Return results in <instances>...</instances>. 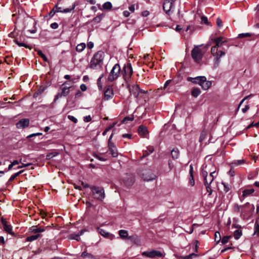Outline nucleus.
Listing matches in <instances>:
<instances>
[{
	"mask_svg": "<svg viewBox=\"0 0 259 259\" xmlns=\"http://www.w3.org/2000/svg\"><path fill=\"white\" fill-rule=\"evenodd\" d=\"M29 120L27 118H24L19 121L16 126L17 128H25L29 126Z\"/></svg>",
	"mask_w": 259,
	"mask_h": 259,
	"instance_id": "obj_18",
	"label": "nucleus"
},
{
	"mask_svg": "<svg viewBox=\"0 0 259 259\" xmlns=\"http://www.w3.org/2000/svg\"><path fill=\"white\" fill-rule=\"evenodd\" d=\"M201 91L198 88H194L192 92L191 95L195 98L197 97L200 94Z\"/></svg>",
	"mask_w": 259,
	"mask_h": 259,
	"instance_id": "obj_28",
	"label": "nucleus"
},
{
	"mask_svg": "<svg viewBox=\"0 0 259 259\" xmlns=\"http://www.w3.org/2000/svg\"><path fill=\"white\" fill-rule=\"evenodd\" d=\"M71 88V85H70V83L68 81H65L62 85V87L61 88V92H59L55 96L54 100L56 101L59 98H61L63 96L65 97L67 96L70 92V88Z\"/></svg>",
	"mask_w": 259,
	"mask_h": 259,
	"instance_id": "obj_4",
	"label": "nucleus"
},
{
	"mask_svg": "<svg viewBox=\"0 0 259 259\" xmlns=\"http://www.w3.org/2000/svg\"><path fill=\"white\" fill-rule=\"evenodd\" d=\"M40 235L39 234H37L36 235H31L30 236H28L26 238V241L31 242L34 240H35L37 239L39 237H40Z\"/></svg>",
	"mask_w": 259,
	"mask_h": 259,
	"instance_id": "obj_26",
	"label": "nucleus"
},
{
	"mask_svg": "<svg viewBox=\"0 0 259 259\" xmlns=\"http://www.w3.org/2000/svg\"><path fill=\"white\" fill-rule=\"evenodd\" d=\"M105 54L100 51L96 53L91 59L89 67L92 69H99L102 67Z\"/></svg>",
	"mask_w": 259,
	"mask_h": 259,
	"instance_id": "obj_1",
	"label": "nucleus"
},
{
	"mask_svg": "<svg viewBox=\"0 0 259 259\" xmlns=\"http://www.w3.org/2000/svg\"><path fill=\"white\" fill-rule=\"evenodd\" d=\"M218 52V47H217V46H213L211 47V53L213 56H215V55L217 54Z\"/></svg>",
	"mask_w": 259,
	"mask_h": 259,
	"instance_id": "obj_48",
	"label": "nucleus"
},
{
	"mask_svg": "<svg viewBox=\"0 0 259 259\" xmlns=\"http://www.w3.org/2000/svg\"><path fill=\"white\" fill-rule=\"evenodd\" d=\"M24 171V170H21L18 172L12 175L9 179V181H13L17 177L21 174Z\"/></svg>",
	"mask_w": 259,
	"mask_h": 259,
	"instance_id": "obj_35",
	"label": "nucleus"
},
{
	"mask_svg": "<svg viewBox=\"0 0 259 259\" xmlns=\"http://www.w3.org/2000/svg\"><path fill=\"white\" fill-rule=\"evenodd\" d=\"M180 152L178 148H174L171 151V157L174 159H178L179 157Z\"/></svg>",
	"mask_w": 259,
	"mask_h": 259,
	"instance_id": "obj_22",
	"label": "nucleus"
},
{
	"mask_svg": "<svg viewBox=\"0 0 259 259\" xmlns=\"http://www.w3.org/2000/svg\"><path fill=\"white\" fill-rule=\"evenodd\" d=\"M244 163H245L244 160L241 159V160H234L233 162H232V164L233 165L236 166V165H241Z\"/></svg>",
	"mask_w": 259,
	"mask_h": 259,
	"instance_id": "obj_41",
	"label": "nucleus"
},
{
	"mask_svg": "<svg viewBox=\"0 0 259 259\" xmlns=\"http://www.w3.org/2000/svg\"><path fill=\"white\" fill-rule=\"evenodd\" d=\"M254 209H250L249 207H246L241 209V213L243 214H248L253 211Z\"/></svg>",
	"mask_w": 259,
	"mask_h": 259,
	"instance_id": "obj_30",
	"label": "nucleus"
},
{
	"mask_svg": "<svg viewBox=\"0 0 259 259\" xmlns=\"http://www.w3.org/2000/svg\"><path fill=\"white\" fill-rule=\"evenodd\" d=\"M202 89L204 90H207L211 86V82L206 80L205 76H201V79L199 83Z\"/></svg>",
	"mask_w": 259,
	"mask_h": 259,
	"instance_id": "obj_13",
	"label": "nucleus"
},
{
	"mask_svg": "<svg viewBox=\"0 0 259 259\" xmlns=\"http://www.w3.org/2000/svg\"><path fill=\"white\" fill-rule=\"evenodd\" d=\"M68 118L75 123H77V119L72 115H68Z\"/></svg>",
	"mask_w": 259,
	"mask_h": 259,
	"instance_id": "obj_54",
	"label": "nucleus"
},
{
	"mask_svg": "<svg viewBox=\"0 0 259 259\" xmlns=\"http://www.w3.org/2000/svg\"><path fill=\"white\" fill-rule=\"evenodd\" d=\"M15 43L19 47H24L26 48H28L29 49H31V48L27 44L23 43V42H19L17 39H15L14 40Z\"/></svg>",
	"mask_w": 259,
	"mask_h": 259,
	"instance_id": "obj_40",
	"label": "nucleus"
},
{
	"mask_svg": "<svg viewBox=\"0 0 259 259\" xmlns=\"http://www.w3.org/2000/svg\"><path fill=\"white\" fill-rule=\"evenodd\" d=\"M254 231L253 235H259V224L257 222H255L254 227Z\"/></svg>",
	"mask_w": 259,
	"mask_h": 259,
	"instance_id": "obj_39",
	"label": "nucleus"
},
{
	"mask_svg": "<svg viewBox=\"0 0 259 259\" xmlns=\"http://www.w3.org/2000/svg\"><path fill=\"white\" fill-rule=\"evenodd\" d=\"M81 256L83 258L88 257V258H90L91 259H93L94 258V256L92 254H91V253H88L85 251L82 252Z\"/></svg>",
	"mask_w": 259,
	"mask_h": 259,
	"instance_id": "obj_38",
	"label": "nucleus"
},
{
	"mask_svg": "<svg viewBox=\"0 0 259 259\" xmlns=\"http://www.w3.org/2000/svg\"><path fill=\"white\" fill-rule=\"evenodd\" d=\"M241 230L238 229L234 232V237L236 239H238L242 235Z\"/></svg>",
	"mask_w": 259,
	"mask_h": 259,
	"instance_id": "obj_36",
	"label": "nucleus"
},
{
	"mask_svg": "<svg viewBox=\"0 0 259 259\" xmlns=\"http://www.w3.org/2000/svg\"><path fill=\"white\" fill-rule=\"evenodd\" d=\"M222 184L224 186L223 190L226 193L229 192L231 189L232 186L228 183L222 182Z\"/></svg>",
	"mask_w": 259,
	"mask_h": 259,
	"instance_id": "obj_27",
	"label": "nucleus"
},
{
	"mask_svg": "<svg viewBox=\"0 0 259 259\" xmlns=\"http://www.w3.org/2000/svg\"><path fill=\"white\" fill-rule=\"evenodd\" d=\"M214 174L215 171H211L210 172L208 176L204 178V183L206 187V191L208 193L209 195H211L212 194V190L211 188L210 184L214 179Z\"/></svg>",
	"mask_w": 259,
	"mask_h": 259,
	"instance_id": "obj_5",
	"label": "nucleus"
},
{
	"mask_svg": "<svg viewBox=\"0 0 259 259\" xmlns=\"http://www.w3.org/2000/svg\"><path fill=\"white\" fill-rule=\"evenodd\" d=\"M50 227L51 226H50L46 227H38L37 226H33L29 228V232L34 234H38L39 233H41L47 230H48Z\"/></svg>",
	"mask_w": 259,
	"mask_h": 259,
	"instance_id": "obj_10",
	"label": "nucleus"
},
{
	"mask_svg": "<svg viewBox=\"0 0 259 259\" xmlns=\"http://www.w3.org/2000/svg\"><path fill=\"white\" fill-rule=\"evenodd\" d=\"M249 106L248 105H247L245 106L244 108L242 109V111L243 113H245L249 109Z\"/></svg>",
	"mask_w": 259,
	"mask_h": 259,
	"instance_id": "obj_64",
	"label": "nucleus"
},
{
	"mask_svg": "<svg viewBox=\"0 0 259 259\" xmlns=\"http://www.w3.org/2000/svg\"><path fill=\"white\" fill-rule=\"evenodd\" d=\"M202 175L204 178L208 176L207 171L205 170L204 168L202 169Z\"/></svg>",
	"mask_w": 259,
	"mask_h": 259,
	"instance_id": "obj_61",
	"label": "nucleus"
},
{
	"mask_svg": "<svg viewBox=\"0 0 259 259\" xmlns=\"http://www.w3.org/2000/svg\"><path fill=\"white\" fill-rule=\"evenodd\" d=\"M119 235L120 237L124 239L125 238H128L129 236H128L127 231L124 230H120L118 232Z\"/></svg>",
	"mask_w": 259,
	"mask_h": 259,
	"instance_id": "obj_24",
	"label": "nucleus"
},
{
	"mask_svg": "<svg viewBox=\"0 0 259 259\" xmlns=\"http://www.w3.org/2000/svg\"><path fill=\"white\" fill-rule=\"evenodd\" d=\"M58 155V152H52V153H50L47 154L46 157H47V159H50Z\"/></svg>",
	"mask_w": 259,
	"mask_h": 259,
	"instance_id": "obj_44",
	"label": "nucleus"
},
{
	"mask_svg": "<svg viewBox=\"0 0 259 259\" xmlns=\"http://www.w3.org/2000/svg\"><path fill=\"white\" fill-rule=\"evenodd\" d=\"M86 45L84 43H80L78 44L76 47V50L77 52H82L85 48Z\"/></svg>",
	"mask_w": 259,
	"mask_h": 259,
	"instance_id": "obj_29",
	"label": "nucleus"
},
{
	"mask_svg": "<svg viewBox=\"0 0 259 259\" xmlns=\"http://www.w3.org/2000/svg\"><path fill=\"white\" fill-rule=\"evenodd\" d=\"M70 238L71 239H74L76 240L77 241H79V235L75 234H72L70 235Z\"/></svg>",
	"mask_w": 259,
	"mask_h": 259,
	"instance_id": "obj_51",
	"label": "nucleus"
},
{
	"mask_svg": "<svg viewBox=\"0 0 259 259\" xmlns=\"http://www.w3.org/2000/svg\"><path fill=\"white\" fill-rule=\"evenodd\" d=\"M37 54L45 61V62H48V59L46 55L42 52L40 50H36Z\"/></svg>",
	"mask_w": 259,
	"mask_h": 259,
	"instance_id": "obj_32",
	"label": "nucleus"
},
{
	"mask_svg": "<svg viewBox=\"0 0 259 259\" xmlns=\"http://www.w3.org/2000/svg\"><path fill=\"white\" fill-rule=\"evenodd\" d=\"M231 237L230 236H224L222 239V243L223 244H226L228 242V240L229 238H230Z\"/></svg>",
	"mask_w": 259,
	"mask_h": 259,
	"instance_id": "obj_52",
	"label": "nucleus"
},
{
	"mask_svg": "<svg viewBox=\"0 0 259 259\" xmlns=\"http://www.w3.org/2000/svg\"><path fill=\"white\" fill-rule=\"evenodd\" d=\"M225 55V53L222 51H219L218 52L217 54L215 56V58L214 59V67H218L220 63V58L221 57L224 56Z\"/></svg>",
	"mask_w": 259,
	"mask_h": 259,
	"instance_id": "obj_17",
	"label": "nucleus"
},
{
	"mask_svg": "<svg viewBox=\"0 0 259 259\" xmlns=\"http://www.w3.org/2000/svg\"><path fill=\"white\" fill-rule=\"evenodd\" d=\"M123 183L126 186H131L135 183V178L132 175H127L123 178Z\"/></svg>",
	"mask_w": 259,
	"mask_h": 259,
	"instance_id": "obj_15",
	"label": "nucleus"
},
{
	"mask_svg": "<svg viewBox=\"0 0 259 259\" xmlns=\"http://www.w3.org/2000/svg\"><path fill=\"white\" fill-rule=\"evenodd\" d=\"M197 254L194 253H192L186 256H180L179 259H192L193 257H196Z\"/></svg>",
	"mask_w": 259,
	"mask_h": 259,
	"instance_id": "obj_33",
	"label": "nucleus"
},
{
	"mask_svg": "<svg viewBox=\"0 0 259 259\" xmlns=\"http://www.w3.org/2000/svg\"><path fill=\"white\" fill-rule=\"evenodd\" d=\"M128 9L131 12L133 13L135 10V5H132L128 7Z\"/></svg>",
	"mask_w": 259,
	"mask_h": 259,
	"instance_id": "obj_63",
	"label": "nucleus"
},
{
	"mask_svg": "<svg viewBox=\"0 0 259 259\" xmlns=\"http://www.w3.org/2000/svg\"><path fill=\"white\" fill-rule=\"evenodd\" d=\"M201 79V76H197L196 77H188L187 78V80L188 81H190L193 83L194 84H198L199 85V83H200V80Z\"/></svg>",
	"mask_w": 259,
	"mask_h": 259,
	"instance_id": "obj_20",
	"label": "nucleus"
},
{
	"mask_svg": "<svg viewBox=\"0 0 259 259\" xmlns=\"http://www.w3.org/2000/svg\"><path fill=\"white\" fill-rule=\"evenodd\" d=\"M134 120V117L132 116L131 117L126 116L122 120V123H125L128 121H133Z\"/></svg>",
	"mask_w": 259,
	"mask_h": 259,
	"instance_id": "obj_50",
	"label": "nucleus"
},
{
	"mask_svg": "<svg viewBox=\"0 0 259 259\" xmlns=\"http://www.w3.org/2000/svg\"><path fill=\"white\" fill-rule=\"evenodd\" d=\"M207 135V133L205 131H203L200 135V138H199V141L202 142L206 138Z\"/></svg>",
	"mask_w": 259,
	"mask_h": 259,
	"instance_id": "obj_42",
	"label": "nucleus"
},
{
	"mask_svg": "<svg viewBox=\"0 0 259 259\" xmlns=\"http://www.w3.org/2000/svg\"><path fill=\"white\" fill-rule=\"evenodd\" d=\"M204 52L199 47H195L192 51L191 56L195 62L199 63L203 57Z\"/></svg>",
	"mask_w": 259,
	"mask_h": 259,
	"instance_id": "obj_7",
	"label": "nucleus"
},
{
	"mask_svg": "<svg viewBox=\"0 0 259 259\" xmlns=\"http://www.w3.org/2000/svg\"><path fill=\"white\" fill-rule=\"evenodd\" d=\"M103 17V15H100L97 16L95 17V18H94L93 21H94L97 23H99L101 21Z\"/></svg>",
	"mask_w": 259,
	"mask_h": 259,
	"instance_id": "obj_43",
	"label": "nucleus"
},
{
	"mask_svg": "<svg viewBox=\"0 0 259 259\" xmlns=\"http://www.w3.org/2000/svg\"><path fill=\"white\" fill-rule=\"evenodd\" d=\"M129 91L131 95H133L135 98H137L141 94L147 93V91L141 89L137 84H134L131 87L128 85Z\"/></svg>",
	"mask_w": 259,
	"mask_h": 259,
	"instance_id": "obj_8",
	"label": "nucleus"
},
{
	"mask_svg": "<svg viewBox=\"0 0 259 259\" xmlns=\"http://www.w3.org/2000/svg\"><path fill=\"white\" fill-rule=\"evenodd\" d=\"M138 133L140 136H145L148 133L147 128L145 126L141 125L138 128Z\"/></svg>",
	"mask_w": 259,
	"mask_h": 259,
	"instance_id": "obj_19",
	"label": "nucleus"
},
{
	"mask_svg": "<svg viewBox=\"0 0 259 259\" xmlns=\"http://www.w3.org/2000/svg\"><path fill=\"white\" fill-rule=\"evenodd\" d=\"M90 188L92 191V194L94 195V198L100 201H103L105 197V193L103 188L94 186H91Z\"/></svg>",
	"mask_w": 259,
	"mask_h": 259,
	"instance_id": "obj_3",
	"label": "nucleus"
},
{
	"mask_svg": "<svg viewBox=\"0 0 259 259\" xmlns=\"http://www.w3.org/2000/svg\"><path fill=\"white\" fill-rule=\"evenodd\" d=\"M128 239L132 240L135 242L136 241H139V237L137 235H135L133 236H130L128 237Z\"/></svg>",
	"mask_w": 259,
	"mask_h": 259,
	"instance_id": "obj_49",
	"label": "nucleus"
},
{
	"mask_svg": "<svg viewBox=\"0 0 259 259\" xmlns=\"http://www.w3.org/2000/svg\"><path fill=\"white\" fill-rule=\"evenodd\" d=\"M254 190L253 189H246L243 191L242 196L243 197H247L254 192Z\"/></svg>",
	"mask_w": 259,
	"mask_h": 259,
	"instance_id": "obj_25",
	"label": "nucleus"
},
{
	"mask_svg": "<svg viewBox=\"0 0 259 259\" xmlns=\"http://www.w3.org/2000/svg\"><path fill=\"white\" fill-rule=\"evenodd\" d=\"M252 96V94H250V95H248V96H246L245 98H243V99L241 101V102H240V103H239V105H238V108H237V110H239V108H240V106H241V104L243 103V102H244L245 100H246V99H247L249 98H250V97H251Z\"/></svg>",
	"mask_w": 259,
	"mask_h": 259,
	"instance_id": "obj_53",
	"label": "nucleus"
},
{
	"mask_svg": "<svg viewBox=\"0 0 259 259\" xmlns=\"http://www.w3.org/2000/svg\"><path fill=\"white\" fill-rule=\"evenodd\" d=\"M133 74L132 64L130 63L125 65L123 68V76L125 81L127 82Z\"/></svg>",
	"mask_w": 259,
	"mask_h": 259,
	"instance_id": "obj_6",
	"label": "nucleus"
},
{
	"mask_svg": "<svg viewBox=\"0 0 259 259\" xmlns=\"http://www.w3.org/2000/svg\"><path fill=\"white\" fill-rule=\"evenodd\" d=\"M142 255L145 256L150 258H154L156 257L163 256L162 253L160 251L152 250L151 251H144L142 253Z\"/></svg>",
	"mask_w": 259,
	"mask_h": 259,
	"instance_id": "obj_9",
	"label": "nucleus"
},
{
	"mask_svg": "<svg viewBox=\"0 0 259 259\" xmlns=\"http://www.w3.org/2000/svg\"><path fill=\"white\" fill-rule=\"evenodd\" d=\"M112 4L109 2L105 3L103 5V8L105 10H110L112 8Z\"/></svg>",
	"mask_w": 259,
	"mask_h": 259,
	"instance_id": "obj_37",
	"label": "nucleus"
},
{
	"mask_svg": "<svg viewBox=\"0 0 259 259\" xmlns=\"http://www.w3.org/2000/svg\"><path fill=\"white\" fill-rule=\"evenodd\" d=\"M223 37H219L214 38L212 39L213 42H214L215 44V46L217 47H219L223 43L226 42V40L223 41Z\"/></svg>",
	"mask_w": 259,
	"mask_h": 259,
	"instance_id": "obj_21",
	"label": "nucleus"
},
{
	"mask_svg": "<svg viewBox=\"0 0 259 259\" xmlns=\"http://www.w3.org/2000/svg\"><path fill=\"white\" fill-rule=\"evenodd\" d=\"M195 180L194 179V176H189V185L191 186V187H193L195 185Z\"/></svg>",
	"mask_w": 259,
	"mask_h": 259,
	"instance_id": "obj_46",
	"label": "nucleus"
},
{
	"mask_svg": "<svg viewBox=\"0 0 259 259\" xmlns=\"http://www.w3.org/2000/svg\"><path fill=\"white\" fill-rule=\"evenodd\" d=\"M98 231L102 236H104V237L108 238L112 235L110 233L99 228H98Z\"/></svg>",
	"mask_w": 259,
	"mask_h": 259,
	"instance_id": "obj_23",
	"label": "nucleus"
},
{
	"mask_svg": "<svg viewBox=\"0 0 259 259\" xmlns=\"http://www.w3.org/2000/svg\"><path fill=\"white\" fill-rule=\"evenodd\" d=\"M217 25L218 27H221L223 26L222 21L220 17H218L217 20Z\"/></svg>",
	"mask_w": 259,
	"mask_h": 259,
	"instance_id": "obj_57",
	"label": "nucleus"
},
{
	"mask_svg": "<svg viewBox=\"0 0 259 259\" xmlns=\"http://www.w3.org/2000/svg\"><path fill=\"white\" fill-rule=\"evenodd\" d=\"M104 98L108 100L113 98L114 95L113 90L111 85H107L105 88Z\"/></svg>",
	"mask_w": 259,
	"mask_h": 259,
	"instance_id": "obj_11",
	"label": "nucleus"
},
{
	"mask_svg": "<svg viewBox=\"0 0 259 259\" xmlns=\"http://www.w3.org/2000/svg\"><path fill=\"white\" fill-rule=\"evenodd\" d=\"M112 138V134L110 136L109 140H108V147L109 148H113L115 147L114 143L112 142L111 139Z\"/></svg>",
	"mask_w": 259,
	"mask_h": 259,
	"instance_id": "obj_45",
	"label": "nucleus"
},
{
	"mask_svg": "<svg viewBox=\"0 0 259 259\" xmlns=\"http://www.w3.org/2000/svg\"><path fill=\"white\" fill-rule=\"evenodd\" d=\"M115 123H113L112 124L108 126L103 133V135L105 136L107 134L108 132H109L112 127L114 126Z\"/></svg>",
	"mask_w": 259,
	"mask_h": 259,
	"instance_id": "obj_47",
	"label": "nucleus"
},
{
	"mask_svg": "<svg viewBox=\"0 0 259 259\" xmlns=\"http://www.w3.org/2000/svg\"><path fill=\"white\" fill-rule=\"evenodd\" d=\"M110 153L112 155V157H116L118 156L117 150L116 147L109 149Z\"/></svg>",
	"mask_w": 259,
	"mask_h": 259,
	"instance_id": "obj_34",
	"label": "nucleus"
},
{
	"mask_svg": "<svg viewBox=\"0 0 259 259\" xmlns=\"http://www.w3.org/2000/svg\"><path fill=\"white\" fill-rule=\"evenodd\" d=\"M97 85L99 90L101 91L102 90V85L101 82V80L100 78H98L97 80Z\"/></svg>",
	"mask_w": 259,
	"mask_h": 259,
	"instance_id": "obj_58",
	"label": "nucleus"
},
{
	"mask_svg": "<svg viewBox=\"0 0 259 259\" xmlns=\"http://www.w3.org/2000/svg\"><path fill=\"white\" fill-rule=\"evenodd\" d=\"M80 89L82 91H85L87 88L85 84H81L80 86Z\"/></svg>",
	"mask_w": 259,
	"mask_h": 259,
	"instance_id": "obj_62",
	"label": "nucleus"
},
{
	"mask_svg": "<svg viewBox=\"0 0 259 259\" xmlns=\"http://www.w3.org/2000/svg\"><path fill=\"white\" fill-rule=\"evenodd\" d=\"M1 222L5 231L10 234L13 235L14 233L12 231V226L10 225H8L7 222L3 217L1 218Z\"/></svg>",
	"mask_w": 259,
	"mask_h": 259,
	"instance_id": "obj_16",
	"label": "nucleus"
},
{
	"mask_svg": "<svg viewBox=\"0 0 259 259\" xmlns=\"http://www.w3.org/2000/svg\"><path fill=\"white\" fill-rule=\"evenodd\" d=\"M174 6L172 0H165L163 4V8L166 14H168Z\"/></svg>",
	"mask_w": 259,
	"mask_h": 259,
	"instance_id": "obj_14",
	"label": "nucleus"
},
{
	"mask_svg": "<svg viewBox=\"0 0 259 259\" xmlns=\"http://www.w3.org/2000/svg\"><path fill=\"white\" fill-rule=\"evenodd\" d=\"M251 36V34L249 33H241L238 35V37L243 38L245 37H249Z\"/></svg>",
	"mask_w": 259,
	"mask_h": 259,
	"instance_id": "obj_55",
	"label": "nucleus"
},
{
	"mask_svg": "<svg viewBox=\"0 0 259 259\" xmlns=\"http://www.w3.org/2000/svg\"><path fill=\"white\" fill-rule=\"evenodd\" d=\"M201 19L202 23L206 24H208V19L206 16H202L201 18Z\"/></svg>",
	"mask_w": 259,
	"mask_h": 259,
	"instance_id": "obj_56",
	"label": "nucleus"
},
{
	"mask_svg": "<svg viewBox=\"0 0 259 259\" xmlns=\"http://www.w3.org/2000/svg\"><path fill=\"white\" fill-rule=\"evenodd\" d=\"M120 71L121 69L119 64H115L109 73L107 78L108 81L111 82L116 80L120 74Z\"/></svg>",
	"mask_w": 259,
	"mask_h": 259,
	"instance_id": "obj_2",
	"label": "nucleus"
},
{
	"mask_svg": "<svg viewBox=\"0 0 259 259\" xmlns=\"http://www.w3.org/2000/svg\"><path fill=\"white\" fill-rule=\"evenodd\" d=\"M58 27H59V25H58V23L56 22L53 23L51 24V27L52 29H57L58 28Z\"/></svg>",
	"mask_w": 259,
	"mask_h": 259,
	"instance_id": "obj_60",
	"label": "nucleus"
},
{
	"mask_svg": "<svg viewBox=\"0 0 259 259\" xmlns=\"http://www.w3.org/2000/svg\"><path fill=\"white\" fill-rule=\"evenodd\" d=\"M249 207L250 209H254V206L252 204H250L249 202H247L244 205H239L238 204H235L233 206V210L236 213H241V209Z\"/></svg>",
	"mask_w": 259,
	"mask_h": 259,
	"instance_id": "obj_12",
	"label": "nucleus"
},
{
	"mask_svg": "<svg viewBox=\"0 0 259 259\" xmlns=\"http://www.w3.org/2000/svg\"><path fill=\"white\" fill-rule=\"evenodd\" d=\"M77 5V4L76 3H74L72 7L70 8H66V9H64L63 10H62V13H69V12H71V11H72L75 8V7Z\"/></svg>",
	"mask_w": 259,
	"mask_h": 259,
	"instance_id": "obj_31",
	"label": "nucleus"
},
{
	"mask_svg": "<svg viewBox=\"0 0 259 259\" xmlns=\"http://www.w3.org/2000/svg\"><path fill=\"white\" fill-rule=\"evenodd\" d=\"M92 118L90 115L86 116L83 117V121L85 122H88L91 121Z\"/></svg>",
	"mask_w": 259,
	"mask_h": 259,
	"instance_id": "obj_59",
	"label": "nucleus"
}]
</instances>
